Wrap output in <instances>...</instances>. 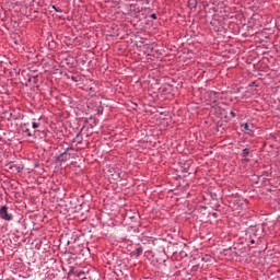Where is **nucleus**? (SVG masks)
<instances>
[{"label":"nucleus","instance_id":"nucleus-2","mask_svg":"<svg viewBox=\"0 0 280 280\" xmlns=\"http://www.w3.org/2000/svg\"><path fill=\"white\" fill-rule=\"evenodd\" d=\"M0 219L4 220V222H12V220H14V215L8 212V206H2L0 208Z\"/></svg>","mask_w":280,"mask_h":280},{"label":"nucleus","instance_id":"nucleus-9","mask_svg":"<svg viewBox=\"0 0 280 280\" xmlns=\"http://www.w3.org/2000/svg\"><path fill=\"white\" fill-rule=\"evenodd\" d=\"M83 138L82 135H77L75 138H73V143H77L78 145H80V143H82Z\"/></svg>","mask_w":280,"mask_h":280},{"label":"nucleus","instance_id":"nucleus-8","mask_svg":"<svg viewBox=\"0 0 280 280\" xmlns=\"http://www.w3.org/2000/svg\"><path fill=\"white\" fill-rule=\"evenodd\" d=\"M142 49H144V54H147V56H150V54H152L154 48L151 45L145 44L143 45Z\"/></svg>","mask_w":280,"mask_h":280},{"label":"nucleus","instance_id":"nucleus-3","mask_svg":"<svg viewBox=\"0 0 280 280\" xmlns=\"http://www.w3.org/2000/svg\"><path fill=\"white\" fill-rule=\"evenodd\" d=\"M62 67L67 66L69 69L75 65V58L71 55H67L66 58L61 61Z\"/></svg>","mask_w":280,"mask_h":280},{"label":"nucleus","instance_id":"nucleus-12","mask_svg":"<svg viewBox=\"0 0 280 280\" xmlns=\"http://www.w3.org/2000/svg\"><path fill=\"white\" fill-rule=\"evenodd\" d=\"M249 154H250V149L245 148L243 150V156H244L245 161H248V159H246V156H248Z\"/></svg>","mask_w":280,"mask_h":280},{"label":"nucleus","instance_id":"nucleus-28","mask_svg":"<svg viewBox=\"0 0 280 280\" xmlns=\"http://www.w3.org/2000/svg\"><path fill=\"white\" fill-rule=\"evenodd\" d=\"M74 209H77V210H78V206H75V207H74Z\"/></svg>","mask_w":280,"mask_h":280},{"label":"nucleus","instance_id":"nucleus-6","mask_svg":"<svg viewBox=\"0 0 280 280\" xmlns=\"http://www.w3.org/2000/svg\"><path fill=\"white\" fill-rule=\"evenodd\" d=\"M230 205L236 211H240V209H244V203L242 202V199H235L231 201Z\"/></svg>","mask_w":280,"mask_h":280},{"label":"nucleus","instance_id":"nucleus-13","mask_svg":"<svg viewBox=\"0 0 280 280\" xmlns=\"http://www.w3.org/2000/svg\"><path fill=\"white\" fill-rule=\"evenodd\" d=\"M243 128H244V130L247 131V135H253V130H249V128H248V122H245V124L243 125Z\"/></svg>","mask_w":280,"mask_h":280},{"label":"nucleus","instance_id":"nucleus-31","mask_svg":"<svg viewBox=\"0 0 280 280\" xmlns=\"http://www.w3.org/2000/svg\"><path fill=\"white\" fill-rule=\"evenodd\" d=\"M36 132H38V131H34V135H36Z\"/></svg>","mask_w":280,"mask_h":280},{"label":"nucleus","instance_id":"nucleus-21","mask_svg":"<svg viewBox=\"0 0 280 280\" xmlns=\"http://www.w3.org/2000/svg\"><path fill=\"white\" fill-rule=\"evenodd\" d=\"M249 243H250V244H255V238H250V240H249Z\"/></svg>","mask_w":280,"mask_h":280},{"label":"nucleus","instance_id":"nucleus-7","mask_svg":"<svg viewBox=\"0 0 280 280\" xmlns=\"http://www.w3.org/2000/svg\"><path fill=\"white\" fill-rule=\"evenodd\" d=\"M206 95L210 102H217L218 97H220V93L215 91H208L206 92Z\"/></svg>","mask_w":280,"mask_h":280},{"label":"nucleus","instance_id":"nucleus-18","mask_svg":"<svg viewBox=\"0 0 280 280\" xmlns=\"http://www.w3.org/2000/svg\"><path fill=\"white\" fill-rule=\"evenodd\" d=\"M150 18L153 19V20H156V14H155V13H152V14L150 15Z\"/></svg>","mask_w":280,"mask_h":280},{"label":"nucleus","instance_id":"nucleus-29","mask_svg":"<svg viewBox=\"0 0 280 280\" xmlns=\"http://www.w3.org/2000/svg\"><path fill=\"white\" fill-rule=\"evenodd\" d=\"M68 244H71V241H68Z\"/></svg>","mask_w":280,"mask_h":280},{"label":"nucleus","instance_id":"nucleus-23","mask_svg":"<svg viewBox=\"0 0 280 280\" xmlns=\"http://www.w3.org/2000/svg\"><path fill=\"white\" fill-rule=\"evenodd\" d=\"M15 75H21V71L15 72Z\"/></svg>","mask_w":280,"mask_h":280},{"label":"nucleus","instance_id":"nucleus-5","mask_svg":"<svg viewBox=\"0 0 280 280\" xmlns=\"http://www.w3.org/2000/svg\"><path fill=\"white\" fill-rule=\"evenodd\" d=\"M148 82L149 84H151V86H159L161 84V79H159V77L152 75V74H148Z\"/></svg>","mask_w":280,"mask_h":280},{"label":"nucleus","instance_id":"nucleus-30","mask_svg":"<svg viewBox=\"0 0 280 280\" xmlns=\"http://www.w3.org/2000/svg\"><path fill=\"white\" fill-rule=\"evenodd\" d=\"M79 277H82V273H79Z\"/></svg>","mask_w":280,"mask_h":280},{"label":"nucleus","instance_id":"nucleus-17","mask_svg":"<svg viewBox=\"0 0 280 280\" xmlns=\"http://www.w3.org/2000/svg\"><path fill=\"white\" fill-rule=\"evenodd\" d=\"M26 135L27 137H34V135H32V131H30V129H26Z\"/></svg>","mask_w":280,"mask_h":280},{"label":"nucleus","instance_id":"nucleus-4","mask_svg":"<svg viewBox=\"0 0 280 280\" xmlns=\"http://www.w3.org/2000/svg\"><path fill=\"white\" fill-rule=\"evenodd\" d=\"M170 93H172V85L170 84H164L158 88V95H167Z\"/></svg>","mask_w":280,"mask_h":280},{"label":"nucleus","instance_id":"nucleus-1","mask_svg":"<svg viewBox=\"0 0 280 280\" xmlns=\"http://www.w3.org/2000/svg\"><path fill=\"white\" fill-rule=\"evenodd\" d=\"M61 148H62L63 152H61L56 158L57 163H67V161H71V159H73V155L71 153H69L70 150H73L71 148V145H69V143H67V142H63L61 144Z\"/></svg>","mask_w":280,"mask_h":280},{"label":"nucleus","instance_id":"nucleus-11","mask_svg":"<svg viewBox=\"0 0 280 280\" xmlns=\"http://www.w3.org/2000/svg\"><path fill=\"white\" fill-rule=\"evenodd\" d=\"M141 255H143V247H137L135 257H141Z\"/></svg>","mask_w":280,"mask_h":280},{"label":"nucleus","instance_id":"nucleus-24","mask_svg":"<svg viewBox=\"0 0 280 280\" xmlns=\"http://www.w3.org/2000/svg\"><path fill=\"white\" fill-rule=\"evenodd\" d=\"M249 86H255V82H252V83L249 84Z\"/></svg>","mask_w":280,"mask_h":280},{"label":"nucleus","instance_id":"nucleus-16","mask_svg":"<svg viewBox=\"0 0 280 280\" xmlns=\"http://www.w3.org/2000/svg\"><path fill=\"white\" fill-rule=\"evenodd\" d=\"M40 125L38 122H32V128H34V130H36V128H39Z\"/></svg>","mask_w":280,"mask_h":280},{"label":"nucleus","instance_id":"nucleus-26","mask_svg":"<svg viewBox=\"0 0 280 280\" xmlns=\"http://www.w3.org/2000/svg\"><path fill=\"white\" fill-rule=\"evenodd\" d=\"M36 75H37V74H34V75H33V79H34V80H36Z\"/></svg>","mask_w":280,"mask_h":280},{"label":"nucleus","instance_id":"nucleus-27","mask_svg":"<svg viewBox=\"0 0 280 280\" xmlns=\"http://www.w3.org/2000/svg\"><path fill=\"white\" fill-rule=\"evenodd\" d=\"M265 84H268V81H265Z\"/></svg>","mask_w":280,"mask_h":280},{"label":"nucleus","instance_id":"nucleus-19","mask_svg":"<svg viewBox=\"0 0 280 280\" xmlns=\"http://www.w3.org/2000/svg\"><path fill=\"white\" fill-rule=\"evenodd\" d=\"M27 78L28 82H32V75L27 74Z\"/></svg>","mask_w":280,"mask_h":280},{"label":"nucleus","instance_id":"nucleus-22","mask_svg":"<svg viewBox=\"0 0 280 280\" xmlns=\"http://www.w3.org/2000/svg\"><path fill=\"white\" fill-rule=\"evenodd\" d=\"M39 137H45V131H42Z\"/></svg>","mask_w":280,"mask_h":280},{"label":"nucleus","instance_id":"nucleus-15","mask_svg":"<svg viewBox=\"0 0 280 280\" xmlns=\"http://www.w3.org/2000/svg\"><path fill=\"white\" fill-rule=\"evenodd\" d=\"M113 178H115V180L121 178V174L120 173H115V174H112Z\"/></svg>","mask_w":280,"mask_h":280},{"label":"nucleus","instance_id":"nucleus-25","mask_svg":"<svg viewBox=\"0 0 280 280\" xmlns=\"http://www.w3.org/2000/svg\"><path fill=\"white\" fill-rule=\"evenodd\" d=\"M266 78H268V80H270V74H267Z\"/></svg>","mask_w":280,"mask_h":280},{"label":"nucleus","instance_id":"nucleus-20","mask_svg":"<svg viewBox=\"0 0 280 280\" xmlns=\"http://www.w3.org/2000/svg\"><path fill=\"white\" fill-rule=\"evenodd\" d=\"M230 115H231V117L234 118L235 117V112H231Z\"/></svg>","mask_w":280,"mask_h":280},{"label":"nucleus","instance_id":"nucleus-14","mask_svg":"<svg viewBox=\"0 0 280 280\" xmlns=\"http://www.w3.org/2000/svg\"><path fill=\"white\" fill-rule=\"evenodd\" d=\"M52 10H55V12H58L59 14H62V9L56 7L55 4L51 5Z\"/></svg>","mask_w":280,"mask_h":280},{"label":"nucleus","instance_id":"nucleus-10","mask_svg":"<svg viewBox=\"0 0 280 280\" xmlns=\"http://www.w3.org/2000/svg\"><path fill=\"white\" fill-rule=\"evenodd\" d=\"M84 79H86V77H74V75H72L71 77V80H72V82H84Z\"/></svg>","mask_w":280,"mask_h":280}]
</instances>
